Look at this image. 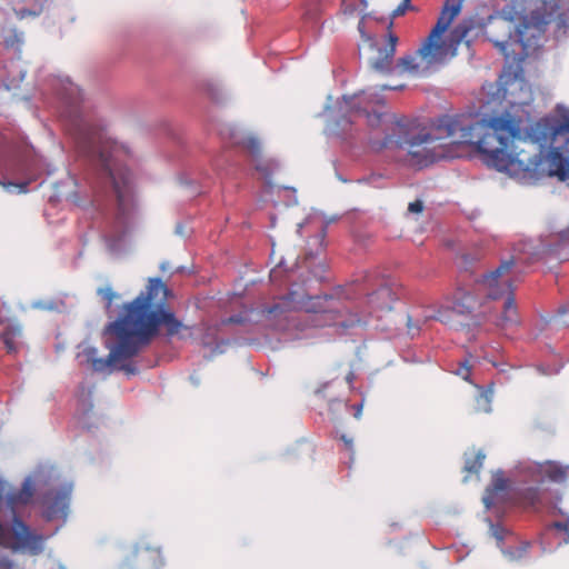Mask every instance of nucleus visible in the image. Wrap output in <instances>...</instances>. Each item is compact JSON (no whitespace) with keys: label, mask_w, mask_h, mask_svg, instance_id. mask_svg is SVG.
Segmentation results:
<instances>
[{"label":"nucleus","mask_w":569,"mask_h":569,"mask_svg":"<svg viewBox=\"0 0 569 569\" xmlns=\"http://www.w3.org/2000/svg\"><path fill=\"white\" fill-rule=\"evenodd\" d=\"M12 320H10L9 318H4V317H1L0 316V327H4L8 322H11Z\"/></svg>","instance_id":"obj_41"},{"label":"nucleus","mask_w":569,"mask_h":569,"mask_svg":"<svg viewBox=\"0 0 569 569\" xmlns=\"http://www.w3.org/2000/svg\"><path fill=\"white\" fill-rule=\"evenodd\" d=\"M335 403H339L340 405V401L336 400V399H330L329 400V406L332 407Z\"/></svg>","instance_id":"obj_44"},{"label":"nucleus","mask_w":569,"mask_h":569,"mask_svg":"<svg viewBox=\"0 0 569 569\" xmlns=\"http://www.w3.org/2000/svg\"><path fill=\"white\" fill-rule=\"evenodd\" d=\"M308 260H309V257H306V259H305V263H306V267H308V268H309L310 266L308 264Z\"/></svg>","instance_id":"obj_48"},{"label":"nucleus","mask_w":569,"mask_h":569,"mask_svg":"<svg viewBox=\"0 0 569 569\" xmlns=\"http://www.w3.org/2000/svg\"><path fill=\"white\" fill-rule=\"evenodd\" d=\"M478 401H483L485 403H487V405H488V403L490 402V399H489V396H488L487 393H481V395L479 396Z\"/></svg>","instance_id":"obj_39"},{"label":"nucleus","mask_w":569,"mask_h":569,"mask_svg":"<svg viewBox=\"0 0 569 569\" xmlns=\"http://www.w3.org/2000/svg\"><path fill=\"white\" fill-rule=\"evenodd\" d=\"M14 562L7 556H0V569H13Z\"/></svg>","instance_id":"obj_31"},{"label":"nucleus","mask_w":569,"mask_h":569,"mask_svg":"<svg viewBox=\"0 0 569 569\" xmlns=\"http://www.w3.org/2000/svg\"><path fill=\"white\" fill-rule=\"evenodd\" d=\"M358 29L360 32H362V29H363V18L361 19V21L359 22L358 24Z\"/></svg>","instance_id":"obj_45"},{"label":"nucleus","mask_w":569,"mask_h":569,"mask_svg":"<svg viewBox=\"0 0 569 569\" xmlns=\"http://www.w3.org/2000/svg\"><path fill=\"white\" fill-rule=\"evenodd\" d=\"M22 329L17 321L8 322L3 330L0 332V340L3 342L8 352H17L19 349V339L21 338Z\"/></svg>","instance_id":"obj_16"},{"label":"nucleus","mask_w":569,"mask_h":569,"mask_svg":"<svg viewBox=\"0 0 569 569\" xmlns=\"http://www.w3.org/2000/svg\"><path fill=\"white\" fill-rule=\"evenodd\" d=\"M407 328H408V333L411 335L412 337L416 336L420 330L419 325L417 322H415L411 317H408Z\"/></svg>","instance_id":"obj_29"},{"label":"nucleus","mask_w":569,"mask_h":569,"mask_svg":"<svg viewBox=\"0 0 569 569\" xmlns=\"http://www.w3.org/2000/svg\"><path fill=\"white\" fill-rule=\"evenodd\" d=\"M486 305L480 302L479 299L471 292L459 289L455 295L452 305L453 310L459 313H472L483 308Z\"/></svg>","instance_id":"obj_15"},{"label":"nucleus","mask_w":569,"mask_h":569,"mask_svg":"<svg viewBox=\"0 0 569 569\" xmlns=\"http://www.w3.org/2000/svg\"><path fill=\"white\" fill-rule=\"evenodd\" d=\"M0 184L8 191H11L12 188L19 189V192H27V182H12V181H4L0 180Z\"/></svg>","instance_id":"obj_27"},{"label":"nucleus","mask_w":569,"mask_h":569,"mask_svg":"<svg viewBox=\"0 0 569 569\" xmlns=\"http://www.w3.org/2000/svg\"><path fill=\"white\" fill-rule=\"evenodd\" d=\"M22 43V33L17 30H10L9 34L4 38L6 48H19Z\"/></svg>","instance_id":"obj_22"},{"label":"nucleus","mask_w":569,"mask_h":569,"mask_svg":"<svg viewBox=\"0 0 569 569\" xmlns=\"http://www.w3.org/2000/svg\"><path fill=\"white\" fill-rule=\"evenodd\" d=\"M410 7V0H403L393 11L392 17H400L406 13L407 9Z\"/></svg>","instance_id":"obj_28"},{"label":"nucleus","mask_w":569,"mask_h":569,"mask_svg":"<svg viewBox=\"0 0 569 569\" xmlns=\"http://www.w3.org/2000/svg\"><path fill=\"white\" fill-rule=\"evenodd\" d=\"M71 486L51 488L40 499L42 517L48 520L64 518L69 508Z\"/></svg>","instance_id":"obj_11"},{"label":"nucleus","mask_w":569,"mask_h":569,"mask_svg":"<svg viewBox=\"0 0 569 569\" xmlns=\"http://www.w3.org/2000/svg\"><path fill=\"white\" fill-rule=\"evenodd\" d=\"M280 272H281V262L277 266V268L271 270V272H270L271 281H277Z\"/></svg>","instance_id":"obj_34"},{"label":"nucleus","mask_w":569,"mask_h":569,"mask_svg":"<svg viewBox=\"0 0 569 569\" xmlns=\"http://www.w3.org/2000/svg\"><path fill=\"white\" fill-rule=\"evenodd\" d=\"M455 373L461 377L463 380L469 381L471 367L468 363V360H465L458 365V368L455 370Z\"/></svg>","instance_id":"obj_26"},{"label":"nucleus","mask_w":569,"mask_h":569,"mask_svg":"<svg viewBox=\"0 0 569 569\" xmlns=\"http://www.w3.org/2000/svg\"><path fill=\"white\" fill-rule=\"evenodd\" d=\"M361 3H362L363 6H367V1H366V0H361Z\"/></svg>","instance_id":"obj_49"},{"label":"nucleus","mask_w":569,"mask_h":569,"mask_svg":"<svg viewBox=\"0 0 569 569\" xmlns=\"http://www.w3.org/2000/svg\"><path fill=\"white\" fill-rule=\"evenodd\" d=\"M396 295L389 286H381L367 297V305L369 315L390 311L395 301Z\"/></svg>","instance_id":"obj_12"},{"label":"nucleus","mask_w":569,"mask_h":569,"mask_svg":"<svg viewBox=\"0 0 569 569\" xmlns=\"http://www.w3.org/2000/svg\"><path fill=\"white\" fill-rule=\"evenodd\" d=\"M470 31L469 26L466 23H459L450 33V41L455 44H459Z\"/></svg>","instance_id":"obj_20"},{"label":"nucleus","mask_w":569,"mask_h":569,"mask_svg":"<svg viewBox=\"0 0 569 569\" xmlns=\"http://www.w3.org/2000/svg\"><path fill=\"white\" fill-rule=\"evenodd\" d=\"M328 387H329V383L325 385V386L322 387V389H319V390L317 391V393H318V395H321V393L323 392V390H325V389H327Z\"/></svg>","instance_id":"obj_46"},{"label":"nucleus","mask_w":569,"mask_h":569,"mask_svg":"<svg viewBox=\"0 0 569 569\" xmlns=\"http://www.w3.org/2000/svg\"><path fill=\"white\" fill-rule=\"evenodd\" d=\"M340 440L345 443L346 449L348 451H350L351 455H352L353 453V440H352V438H349L346 435H341L340 436Z\"/></svg>","instance_id":"obj_32"},{"label":"nucleus","mask_w":569,"mask_h":569,"mask_svg":"<svg viewBox=\"0 0 569 569\" xmlns=\"http://www.w3.org/2000/svg\"><path fill=\"white\" fill-rule=\"evenodd\" d=\"M463 1L465 0L446 1L436 26L431 29L428 40L419 51L422 58V62H420L421 67L428 66V63L440 57L443 48L436 39L447 31L453 19L460 13Z\"/></svg>","instance_id":"obj_9"},{"label":"nucleus","mask_w":569,"mask_h":569,"mask_svg":"<svg viewBox=\"0 0 569 569\" xmlns=\"http://www.w3.org/2000/svg\"><path fill=\"white\" fill-rule=\"evenodd\" d=\"M530 543L529 542H525L520 549H519V552L518 555L513 553V552H509V555L511 556L512 559H518L522 556V553H525L527 551V549L529 548Z\"/></svg>","instance_id":"obj_33"},{"label":"nucleus","mask_w":569,"mask_h":569,"mask_svg":"<svg viewBox=\"0 0 569 569\" xmlns=\"http://www.w3.org/2000/svg\"><path fill=\"white\" fill-rule=\"evenodd\" d=\"M224 322L226 323H241L242 318L239 316H232V317L228 318Z\"/></svg>","instance_id":"obj_37"},{"label":"nucleus","mask_w":569,"mask_h":569,"mask_svg":"<svg viewBox=\"0 0 569 569\" xmlns=\"http://www.w3.org/2000/svg\"><path fill=\"white\" fill-rule=\"evenodd\" d=\"M496 47H498L502 52H505L506 50V42H499V41H496L495 42Z\"/></svg>","instance_id":"obj_42"},{"label":"nucleus","mask_w":569,"mask_h":569,"mask_svg":"<svg viewBox=\"0 0 569 569\" xmlns=\"http://www.w3.org/2000/svg\"><path fill=\"white\" fill-rule=\"evenodd\" d=\"M170 291L160 278H151L146 290L131 302L123 305L118 319L109 323L106 333L110 339L106 342L109 350L107 358H94L91 367L97 372L108 368L124 371L127 375L138 373L132 358L147 347L164 326L167 336L178 335L187 329L174 313L167 307Z\"/></svg>","instance_id":"obj_3"},{"label":"nucleus","mask_w":569,"mask_h":569,"mask_svg":"<svg viewBox=\"0 0 569 569\" xmlns=\"http://www.w3.org/2000/svg\"><path fill=\"white\" fill-rule=\"evenodd\" d=\"M37 481L27 477L20 489L0 480V546L30 556L43 552L49 536L32 530L18 511L31 502Z\"/></svg>","instance_id":"obj_4"},{"label":"nucleus","mask_w":569,"mask_h":569,"mask_svg":"<svg viewBox=\"0 0 569 569\" xmlns=\"http://www.w3.org/2000/svg\"><path fill=\"white\" fill-rule=\"evenodd\" d=\"M37 1V7L34 9H27V8H21L17 11V14L20 17V18H24V17H28V16H39L42 10H43V1L44 0H36Z\"/></svg>","instance_id":"obj_24"},{"label":"nucleus","mask_w":569,"mask_h":569,"mask_svg":"<svg viewBox=\"0 0 569 569\" xmlns=\"http://www.w3.org/2000/svg\"><path fill=\"white\" fill-rule=\"evenodd\" d=\"M566 312H567L566 308H560L559 309V317H560L559 321L563 326H569V319H563V316L566 315Z\"/></svg>","instance_id":"obj_35"},{"label":"nucleus","mask_w":569,"mask_h":569,"mask_svg":"<svg viewBox=\"0 0 569 569\" xmlns=\"http://www.w3.org/2000/svg\"><path fill=\"white\" fill-rule=\"evenodd\" d=\"M555 23L558 32L566 33L568 23L567 17L560 12V7L555 0H536L535 8L525 17L521 26L517 29L518 40L528 54L529 50L538 46L548 24Z\"/></svg>","instance_id":"obj_7"},{"label":"nucleus","mask_w":569,"mask_h":569,"mask_svg":"<svg viewBox=\"0 0 569 569\" xmlns=\"http://www.w3.org/2000/svg\"><path fill=\"white\" fill-rule=\"evenodd\" d=\"M313 276L317 277L319 273L317 271H312Z\"/></svg>","instance_id":"obj_50"},{"label":"nucleus","mask_w":569,"mask_h":569,"mask_svg":"<svg viewBox=\"0 0 569 569\" xmlns=\"http://www.w3.org/2000/svg\"><path fill=\"white\" fill-rule=\"evenodd\" d=\"M142 567L159 569L163 566V559L159 548L137 546L132 553V560Z\"/></svg>","instance_id":"obj_14"},{"label":"nucleus","mask_w":569,"mask_h":569,"mask_svg":"<svg viewBox=\"0 0 569 569\" xmlns=\"http://www.w3.org/2000/svg\"><path fill=\"white\" fill-rule=\"evenodd\" d=\"M361 409H362V407H361V406H358V407H357V409H356V413H355V417H356V418H360V416H361Z\"/></svg>","instance_id":"obj_43"},{"label":"nucleus","mask_w":569,"mask_h":569,"mask_svg":"<svg viewBox=\"0 0 569 569\" xmlns=\"http://www.w3.org/2000/svg\"><path fill=\"white\" fill-rule=\"evenodd\" d=\"M549 529H555L560 533H563L562 541L563 543L569 542V520L567 521H556L549 526Z\"/></svg>","instance_id":"obj_23"},{"label":"nucleus","mask_w":569,"mask_h":569,"mask_svg":"<svg viewBox=\"0 0 569 569\" xmlns=\"http://www.w3.org/2000/svg\"><path fill=\"white\" fill-rule=\"evenodd\" d=\"M340 300L335 295L311 296L306 283H295L289 292L280 297L271 307L263 310L269 316L278 317L289 311L303 310L306 312L326 313L328 321H333L339 311Z\"/></svg>","instance_id":"obj_8"},{"label":"nucleus","mask_w":569,"mask_h":569,"mask_svg":"<svg viewBox=\"0 0 569 569\" xmlns=\"http://www.w3.org/2000/svg\"><path fill=\"white\" fill-rule=\"evenodd\" d=\"M353 10H356L355 6L351 7L350 12H352Z\"/></svg>","instance_id":"obj_51"},{"label":"nucleus","mask_w":569,"mask_h":569,"mask_svg":"<svg viewBox=\"0 0 569 569\" xmlns=\"http://www.w3.org/2000/svg\"><path fill=\"white\" fill-rule=\"evenodd\" d=\"M535 473L542 480L561 483L569 478V466H562L556 461H545L535 466Z\"/></svg>","instance_id":"obj_13"},{"label":"nucleus","mask_w":569,"mask_h":569,"mask_svg":"<svg viewBox=\"0 0 569 569\" xmlns=\"http://www.w3.org/2000/svg\"><path fill=\"white\" fill-rule=\"evenodd\" d=\"M64 99L66 129L74 141L78 156L97 171L103 188L116 197L114 232L120 239L133 210L131 176L122 164L127 151L108 136L102 120L80 103V90L76 84L70 83Z\"/></svg>","instance_id":"obj_2"},{"label":"nucleus","mask_w":569,"mask_h":569,"mask_svg":"<svg viewBox=\"0 0 569 569\" xmlns=\"http://www.w3.org/2000/svg\"><path fill=\"white\" fill-rule=\"evenodd\" d=\"M521 278L522 273L513 257L502 260L496 269L483 274L478 286L486 298L489 300H497L503 296H507V298L502 305V312L499 316H491L490 308L480 311V313L487 316L496 326L501 328L517 325L518 310L513 289L515 283L521 281Z\"/></svg>","instance_id":"obj_5"},{"label":"nucleus","mask_w":569,"mask_h":569,"mask_svg":"<svg viewBox=\"0 0 569 569\" xmlns=\"http://www.w3.org/2000/svg\"><path fill=\"white\" fill-rule=\"evenodd\" d=\"M531 137L541 146L558 143L569 144V117H543L531 123Z\"/></svg>","instance_id":"obj_10"},{"label":"nucleus","mask_w":569,"mask_h":569,"mask_svg":"<svg viewBox=\"0 0 569 569\" xmlns=\"http://www.w3.org/2000/svg\"><path fill=\"white\" fill-rule=\"evenodd\" d=\"M560 239L563 243L569 244V228L560 232Z\"/></svg>","instance_id":"obj_36"},{"label":"nucleus","mask_w":569,"mask_h":569,"mask_svg":"<svg viewBox=\"0 0 569 569\" xmlns=\"http://www.w3.org/2000/svg\"><path fill=\"white\" fill-rule=\"evenodd\" d=\"M323 238H325V229H322L321 234L319 236L320 243H322Z\"/></svg>","instance_id":"obj_47"},{"label":"nucleus","mask_w":569,"mask_h":569,"mask_svg":"<svg viewBox=\"0 0 569 569\" xmlns=\"http://www.w3.org/2000/svg\"><path fill=\"white\" fill-rule=\"evenodd\" d=\"M493 535H495V537H496L498 540H502V539H503V536H502V529L496 528V529L493 530Z\"/></svg>","instance_id":"obj_38"},{"label":"nucleus","mask_w":569,"mask_h":569,"mask_svg":"<svg viewBox=\"0 0 569 569\" xmlns=\"http://www.w3.org/2000/svg\"><path fill=\"white\" fill-rule=\"evenodd\" d=\"M441 37H442V34L436 39V41L438 43H440L443 48L441 51V54L437 60L428 63V66H425V67L420 66V62H422V58L419 54V51L422 49L423 44L428 40V37L423 40V42L419 49H417L411 54H407V56L400 58L397 61L396 66H393V57L396 53V46L398 42V37L393 33H389L388 39H387L386 43L383 44V47H379V46L372 47L373 54L369 58V64H370L371 69H373L376 72H379L382 74H389L393 70H397L398 73H400V74H403V73H409V74H413V76L425 74L430 70V68L433 64L441 62L443 60V58L446 57L447 49H446L445 42L441 40Z\"/></svg>","instance_id":"obj_6"},{"label":"nucleus","mask_w":569,"mask_h":569,"mask_svg":"<svg viewBox=\"0 0 569 569\" xmlns=\"http://www.w3.org/2000/svg\"><path fill=\"white\" fill-rule=\"evenodd\" d=\"M241 143L248 151H250L254 156L260 152V142L257 138L248 137L243 139Z\"/></svg>","instance_id":"obj_25"},{"label":"nucleus","mask_w":569,"mask_h":569,"mask_svg":"<svg viewBox=\"0 0 569 569\" xmlns=\"http://www.w3.org/2000/svg\"><path fill=\"white\" fill-rule=\"evenodd\" d=\"M485 453L478 451L473 457L467 458L465 463V470L469 473H477L482 468L485 461Z\"/></svg>","instance_id":"obj_18"},{"label":"nucleus","mask_w":569,"mask_h":569,"mask_svg":"<svg viewBox=\"0 0 569 569\" xmlns=\"http://www.w3.org/2000/svg\"><path fill=\"white\" fill-rule=\"evenodd\" d=\"M541 490L538 487H527L517 492L518 500L525 506L535 507L541 501Z\"/></svg>","instance_id":"obj_17"},{"label":"nucleus","mask_w":569,"mask_h":569,"mask_svg":"<svg viewBox=\"0 0 569 569\" xmlns=\"http://www.w3.org/2000/svg\"><path fill=\"white\" fill-rule=\"evenodd\" d=\"M409 212L412 213H420L423 210V203L421 200H416L413 202H410L408 206Z\"/></svg>","instance_id":"obj_30"},{"label":"nucleus","mask_w":569,"mask_h":569,"mask_svg":"<svg viewBox=\"0 0 569 569\" xmlns=\"http://www.w3.org/2000/svg\"><path fill=\"white\" fill-rule=\"evenodd\" d=\"M97 293L104 301L107 310H110L112 301L118 298V295L109 286L99 288Z\"/></svg>","instance_id":"obj_21"},{"label":"nucleus","mask_w":569,"mask_h":569,"mask_svg":"<svg viewBox=\"0 0 569 569\" xmlns=\"http://www.w3.org/2000/svg\"><path fill=\"white\" fill-rule=\"evenodd\" d=\"M405 86H395V87H388V86H383L381 87V90H387V89H390V90H399V89H402Z\"/></svg>","instance_id":"obj_40"},{"label":"nucleus","mask_w":569,"mask_h":569,"mask_svg":"<svg viewBox=\"0 0 569 569\" xmlns=\"http://www.w3.org/2000/svg\"><path fill=\"white\" fill-rule=\"evenodd\" d=\"M349 111L365 116L372 129L385 133L383 147L395 144L407 148L411 161L427 167L441 159L460 157L459 148L472 144L482 154L483 161L498 171L523 181L543 176L569 177V160L562 144L541 146L531 137V123L522 132L521 120L502 114L478 120L473 114H445L435 124V134H418L410 139L401 137L403 122L393 113L383 111V99L376 93L361 91L343 97Z\"/></svg>","instance_id":"obj_1"},{"label":"nucleus","mask_w":569,"mask_h":569,"mask_svg":"<svg viewBox=\"0 0 569 569\" xmlns=\"http://www.w3.org/2000/svg\"><path fill=\"white\" fill-rule=\"evenodd\" d=\"M508 483H509V481L507 478H505L503 472L498 471L497 473L493 475L492 481H491L490 488H488V491H490V492L503 491L508 488Z\"/></svg>","instance_id":"obj_19"}]
</instances>
